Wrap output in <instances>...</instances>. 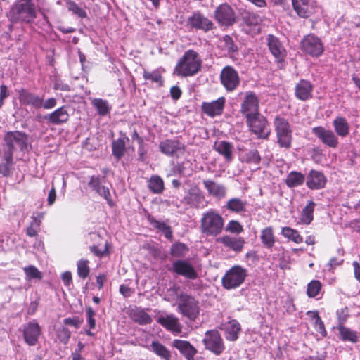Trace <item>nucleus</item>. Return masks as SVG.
Returning a JSON list of instances; mask_svg holds the SVG:
<instances>
[{
  "label": "nucleus",
  "mask_w": 360,
  "mask_h": 360,
  "mask_svg": "<svg viewBox=\"0 0 360 360\" xmlns=\"http://www.w3.org/2000/svg\"><path fill=\"white\" fill-rule=\"evenodd\" d=\"M225 105V98L220 97L212 102H203L202 103V112L210 117H215L222 114Z\"/></svg>",
  "instance_id": "412c9836"
},
{
  "label": "nucleus",
  "mask_w": 360,
  "mask_h": 360,
  "mask_svg": "<svg viewBox=\"0 0 360 360\" xmlns=\"http://www.w3.org/2000/svg\"><path fill=\"white\" fill-rule=\"evenodd\" d=\"M305 179L306 177L303 174L292 171L288 174L285 182L289 188H295L302 186Z\"/></svg>",
  "instance_id": "c9c22d12"
},
{
  "label": "nucleus",
  "mask_w": 360,
  "mask_h": 360,
  "mask_svg": "<svg viewBox=\"0 0 360 360\" xmlns=\"http://www.w3.org/2000/svg\"><path fill=\"white\" fill-rule=\"evenodd\" d=\"M240 325L236 320H231L224 325L225 335L227 340L235 341L238 338Z\"/></svg>",
  "instance_id": "473e14b6"
},
{
  "label": "nucleus",
  "mask_w": 360,
  "mask_h": 360,
  "mask_svg": "<svg viewBox=\"0 0 360 360\" xmlns=\"http://www.w3.org/2000/svg\"><path fill=\"white\" fill-rule=\"evenodd\" d=\"M296 13L300 18H306L312 15L316 11V3L314 1L303 2L292 5Z\"/></svg>",
  "instance_id": "7c9ffc66"
},
{
  "label": "nucleus",
  "mask_w": 360,
  "mask_h": 360,
  "mask_svg": "<svg viewBox=\"0 0 360 360\" xmlns=\"http://www.w3.org/2000/svg\"><path fill=\"white\" fill-rule=\"evenodd\" d=\"M91 105L96 109L100 116H105L110 113L111 107L106 100L102 98H93Z\"/></svg>",
  "instance_id": "79ce46f5"
},
{
  "label": "nucleus",
  "mask_w": 360,
  "mask_h": 360,
  "mask_svg": "<svg viewBox=\"0 0 360 360\" xmlns=\"http://www.w3.org/2000/svg\"><path fill=\"white\" fill-rule=\"evenodd\" d=\"M334 132L337 136L342 138L347 137L350 132V125L345 117L342 116L336 117L332 122Z\"/></svg>",
  "instance_id": "c85d7f7f"
},
{
  "label": "nucleus",
  "mask_w": 360,
  "mask_h": 360,
  "mask_svg": "<svg viewBox=\"0 0 360 360\" xmlns=\"http://www.w3.org/2000/svg\"><path fill=\"white\" fill-rule=\"evenodd\" d=\"M188 25L190 27L200 30L205 32L214 28V23L209 18L200 12H195L188 18Z\"/></svg>",
  "instance_id": "f3484780"
},
{
  "label": "nucleus",
  "mask_w": 360,
  "mask_h": 360,
  "mask_svg": "<svg viewBox=\"0 0 360 360\" xmlns=\"http://www.w3.org/2000/svg\"><path fill=\"white\" fill-rule=\"evenodd\" d=\"M313 86L310 82L300 80L295 86V96L301 101H307L312 97Z\"/></svg>",
  "instance_id": "cd10ccee"
},
{
  "label": "nucleus",
  "mask_w": 360,
  "mask_h": 360,
  "mask_svg": "<svg viewBox=\"0 0 360 360\" xmlns=\"http://www.w3.org/2000/svg\"><path fill=\"white\" fill-rule=\"evenodd\" d=\"M311 133L321 143L328 148H336L340 143L339 139L334 131L323 126L313 127Z\"/></svg>",
  "instance_id": "0eeeda50"
},
{
  "label": "nucleus",
  "mask_w": 360,
  "mask_h": 360,
  "mask_svg": "<svg viewBox=\"0 0 360 360\" xmlns=\"http://www.w3.org/2000/svg\"><path fill=\"white\" fill-rule=\"evenodd\" d=\"M321 283L318 280L311 281L308 285L307 288V294L309 297H315L317 296L321 290Z\"/></svg>",
  "instance_id": "3c124183"
},
{
  "label": "nucleus",
  "mask_w": 360,
  "mask_h": 360,
  "mask_svg": "<svg viewBox=\"0 0 360 360\" xmlns=\"http://www.w3.org/2000/svg\"><path fill=\"white\" fill-rule=\"evenodd\" d=\"M336 315L338 316V326H345V323L347 322V319L349 316L348 307H345L338 309L336 311Z\"/></svg>",
  "instance_id": "6e6d98bb"
},
{
  "label": "nucleus",
  "mask_w": 360,
  "mask_h": 360,
  "mask_svg": "<svg viewBox=\"0 0 360 360\" xmlns=\"http://www.w3.org/2000/svg\"><path fill=\"white\" fill-rule=\"evenodd\" d=\"M86 313L87 316V321L90 328H94L96 326V321L94 318L95 316V311L91 307H88L86 309Z\"/></svg>",
  "instance_id": "0e129e2a"
},
{
  "label": "nucleus",
  "mask_w": 360,
  "mask_h": 360,
  "mask_svg": "<svg viewBox=\"0 0 360 360\" xmlns=\"http://www.w3.org/2000/svg\"><path fill=\"white\" fill-rule=\"evenodd\" d=\"M224 226L222 217L214 210L203 214L201 219V229L207 236H217L221 233Z\"/></svg>",
  "instance_id": "7ed1b4c3"
},
{
  "label": "nucleus",
  "mask_w": 360,
  "mask_h": 360,
  "mask_svg": "<svg viewBox=\"0 0 360 360\" xmlns=\"http://www.w3.org/2000/svg\"><path fill=\"white\" fill-rule=\"evenodd\" d=\"M178 308L184 316L191 320H194L199 314L198 302L194 297L187 295L180 296Z\"/></svg>",
  "instance_id": "9d476101"
},
{
  "label": "nucleus",
  "mask_w": 360,
  "mask_h": 360,
  "mask_svg": "<svg viewBox=\"0 0 360 360\" xmlns=\"http://www.w3.org/2000/svg\"><path fill=\"white\" fill-rule=\"evenodd\" d=\"M150 346L152 351L162 359H171V352L162 344L157 341H153Z\"/></svg>",
  "instance_id": "c03bdc74"
},
{
  "label": "nucleus",
  "mask_w": 360,
  "mask_h": 360,
  "mask_svg": "<svg viewBox=\"0 0 360 360\" xmlns=\"http://www.w3.org/2000/svg\"><path fill=\"white\" fill-rule=\"evenodd\" d=\"M172 271L189 280H194L198 277V273L193 266L186 260L175 261L172 264Z\"/></svg>",
  "instance_id": "a211bd4d"
},
{
  "label": "nucleus",
  "mask_w": 360,
  "mask_h": 360,
  "mask_svg": "<svg viewBox=\"0 0 360 360\" xmlns=\"http://www.w3.org/2000/svg\"><path fill=\"white\" fill-rule=\"evenodd\" d=\"M8 16L13 23H31L37 18L36 6L32 0H18L11 7Z\"/></svg>",
  "instance_id": "f257e3e1"
},
{
  "label": "nucleus",
  "mask_w": 360,
  "mask_h": 360,
  "mask_svg": "<svg viewBox=\"0 0 360 360\" xmlns=\"http://www.w3.org/2000/svg\"><path fill=\"white\" fill-rule=\"evenodd\" d=\"M160 151L169 157H179L184 153L185 145L179 139H165L159 143Z\"/></svg>",
  "instance_id": "1a4fd4ad"
},
{
  "label": "nucleus",
  "mask_w": 360,
  "mask_h": 360,
  "mask_svg": "<svg viewBox=\"0 0 360 360\" xmlns=\"http://www.w3.org/2000/svg\"><path fill=\"white\" fill-rule=\"evenodd\" d=\"M226 248L233 250L236 252H241L245 240L242 237H233L230 236H225L219 239Z\"/></svg>",
  "instance_id": "c756f323"
},
{
  "label": "nucleus",
  "mask_w": 360,
  "mask_h": 360,
  "mask_svg": "<svg viewBox=\"0 0 360 360\" xmlns=\"http://www.w3.org/2000/svg\"><path fill=\"white\" fill-rule=\"evenodd\" d=\"M18 98L22 105H30L37 109L40 108L41 97L37 94L22 89L19 91Z\"/></svg>",
  "instance_id": "a878e982"
},
{
  "label": "nucleus",
  "mask_w": 360,
  "mask_h": 360,
  "mask_svg": "<svg viewBox=\"0 0 360 360\" xmlns=\"http://www.w3.org/2000/svg\"><path fill=\"white\" fill-rule=\"evenodd\" d=\"M222 85L228 91L235 90L240 84V78L237 71L231 66L224 67L220 74Z\"/></svg>",
  "instance_id": "ddd939ff"
},
{
  "label": "nucleus",
  "mask_w": 360,
  "mask_h": 360,
  "mask_svg": "<svg viewBox=\"0 0 360 360\" xmlns=\"http://www.w3.org/2000/svg\"><path fill=\"white\" fill-rule=\"evenodd\" d=\"M40 224H41V219H37L35 217H32V221L30 222V226L27 228V230H26L27 235L30 237L35 236L37 233V231L39 229Z\"/></svg>",
  "instance_id": "864d4df0"
},
{
  "label": "nucleus",
  "mask_w": 360,
  "mask_h": 360,
  "mask_svg": "<svg viewBox=\"0 0 360 360\" xmlns=\"http://www.w3.org/2000/svg\"><path fill=\"white\" fill-rule=\"evenodd\" d=\"M157 322L172 333H179L181 331L182 326L173 314H161L158 316Z\"/></svg>",
  "instance_id": "5701e85b"
},
{
  "label": "nucleus",
  "mask_w": 360,
  "mask_h": 360,
  "mask_svg": "<svg viewBox=\"0 0 360 360\" xmlns=\"http://www.w3.org/2000/svg\"><path fill=\"white\" fill-rule=\"evenodd\" d=\"M203 343L207 349L211 351L216 355H220L225 347L223 340L217 330H210L205 333Z\"/></svg>",
  "instance_id": "9b49d317"
},
{
  "label": "nucleus",
  "mask_w": 360,
  "mask_h": 360,
  "mask_svg": "<svg viewBox=\"0 0 360 360\" xmlns=\"http://www.w3.org/2000/svg\"><path fill=\"white\" fill-rule=\"evenodd\" d=\"M13 155L11 150H5L4 153V162L0 164V174L4 176L10 175L13 166Z\"/></svg>",
  "instance_id": "a19ab883"
},
{
  "label": "nucleus",
  "mask_w": 360,
  "mask_h": 360,
  "mask_svg": "<svg viewBox=\"0 0 360 360\" xmlns=\"http://www.w3.org/2000/svg\"><path fill=\"white\" fill-rule=\"evenodd\" d=\"M248 202L239 198H232L229 199L225 205V207L233 212L243 214L247 211Z\"/></svg>",
  "instance_id": "2f4dec72"
},
{
  "label": "nucleus",
  "mask_w": 360,
  "mask_h": 360,
  "mask_svg": "<svg viewBox=\"0 0 360 360\" xmlns=\"http://www.w3.org/2000/svg\"><path fill=\"white\" fill-rule=\"evenodd\" d=\"M143 77L145 79L151 80L156 83L162 82V77L158 71L155 70L151 72L148 71H144Z\"/></svg>",
  "instance_id": "052dcab7"
},
{
  "label": "nucleus",
  "mask_w": 360,
  "mask_h": 360,
  "mask_svg": "<svg viewBox=\"0 0 360 360\" xmlns=\"http://www.w3.org/2000/svg\"><path fill=\"white\" fill-rule=\"evenodd\" d=\"M172 346L181 353L186 360H194L197 349L187 340L175 339L172 342Z\"/></svg>",
  "instance_id": "aec40b11"
},
{
  "label": "nucleus",
  "mask_w": 360,
  "mask_h": 360,
  "mask_svg": "<svg viewBox=\"0 0 360 360\" xmlns=\"http://www.w3.org/2000/svg\"><path fill=\"white\" fill-rule=\"evenodd\" d=\"M104 178H101L96 176H92L89 182V186L92 188L96 192L103 186Z\"/></svg>",
  "instance_id": "680f3d73"
},
{
  "label": "nucleus",
  "mask_w": 360,
  "mask_h": 360,
  "mask_svg": "<svg viewBox=\"0 0 360 360\" xmlns=\"http://www.w3.org/2000/svg\"><path fill=\"white\" fill-rule=\"evenodd\" d=\"M300 49L312 57L320 56L324 51L322 41L314 34L304 36L300 42Z\"/></svg>",
  "instance_id": "423d86ee"
},
{
  "label": "nucleus",
  "mask_w": 360,
  "mask_h": 360,
  "mask_svg": "<svg viewBox=\"0 0 360 360\" xmlns=\"http://www.w3.org/2000/svg\"><path fill=\"white\" fill-rule=\"evenodd\" d=\"M23 271L26 276V280L27 281H31L32 279L40 280L42 278L41 272L33 265L24 267Z\"/></svg>",
  "instance_id": "8fccbe9b"
},
{
  "label": "nucleus",
  "mask_w": 360,
  "mask_h": 360,
  "mask_svg": "<svg viewBox=\"0 0 360 360\" xmlns=\"http://www.w3.org/2000/svg\"><path fill=\"white\" fill-rule=\"evenodd\" d=\"M69 10L72 11L74 13L78 15L79 17H84L86 15L85 11L79 8L77 4L74 2H71L69 4Z\"/></svg>",
  "instance_id": "69168bd1"
},
{
  "label": "nucleus",
  "mask_w": 360,
  "mask_h": 360,
  "mask_svg": "<svg viewBox=\"0 0 360 360\" xmlns=\"http://www.w3.org/2000/svg\"><path fill=\"white\" fill-rule=\"evenodd\" d=\"M202 183L210 195L218 200L225 198L226 188L224 184H219L211 179H205Z\"/></svg>",
  "instance_id": "b1692460"
},
{
  "label": "nucleus",
  "mask_w": 360,
  "mask_h": 360,
  "mask_svg": "<svg viewBox=\"0 0 360 360\" xmlns=\"http://www.w3.org/2000/svg\"><path fill=\"white\" fill-rule=\"evenodd\" d=\"M326 181V177L321 172L311 169L307 176L306 185L310 189L318 190L325 186Z\"/></svg>",
  "instance_id": "4be33fe9"
},
{
  "label": "nucleus",
  "mask_w": 360,
  "mask_h": 360,
  "mask_svg": "<svg viewBox=\"0 0 360 360\" xmlns=\"http://www.w3.org/2000/svg\"><path fill=\"white\" fill-rule=\"evenodd\" d=\"M268 46L270 52L275 58L278 67H281L286 56V51L279 39L274 35H269L267 38Z\"/></svg>",
  "instance_id": "6ab92c4d"
},
{
  "label": "nucleus",
  "mask_w": 360,
  "mask_h": 360,
  "mask_svg": "<svg viewBox=\"0 0 360 360\" xmlns=\"http://www.w3.org/2000/svg\"><path fill=\"white\" fill-rule=\"evenodd\" d=\"M248 276V270L240 265L233 266L221 278L222 286L226 290L240 287Z\"/></svg>",
  "instance_id": "39448f33"
},
{
  "label": "nucleus",
  "mask_w": 360,
  "mask_h": 360,
  "mask_svg": "<svg viewBox=\"0 0 360 360\" xmlns=\"http://www.w3.org/2000/svg\"><path fill=\"white\" fill-rule=\"evenodd\" d=\"M245 161L248 163L258 165L260 162L261 158L257 150H252L248 152L245 156Z\"/></svg>",
  "instance_id": "4d7b16f0"
},
{
  "label": "nucleus",
  "mask_w": 360,
  "mask_h": 360,
  "mask_svg": "<svg viewBox=\"0 0 360 360\" xmlns=\"http://www.w3.org/2000/svg\"><path fill=\"white\" fill-rule=\"evenodd\" d=\"M181 202L189 208L197 209H202L207 207L208 204L205 195L197 188L189 189L187 194L183 198Z\"/></svg>",
  "instance_id": "6e6552de"
},
{
  "label": "nucleus",
  "mask_w": 360,
  "mask_h": 360,
  "mask_svg": "<svg viewBox=\"0 0 360 360\" xmlns=\"http://www.w3.org/2000/svg\"><path fill=\"white\" fill-rule=\"evenodd\" d=\"M44 120L48 123L60 125L65 123L69 120V113L65 106H62L50 114L44 116Z\"/></svg>",
  "instance_id": "393cba45"
},
{
  "label": "nucleus",
  "mask_w": 360,
  "mask_h": 360,
  "mask_svg": "<svg viewBox=\"0 0 360 360\" xmlns=\"http://www.w3.org/2000/svg\"><path fill=\"white\" fill-rule=\"evenodd\" d=\"M315 206L316 203L313 200L307 202L301 214L300 220L302 224L308 225L313 221Z\"/></svg>",
  "instance_id": "58836bf2"
},
{
  "label": "nucleus",
  "mask_w": 360,
  "mask_h": 360,
  "mask_svg": "<svg viewBox=\"0 0 360 360\" xmlns=\"http://www.w3.org/2000/svg\"><path fill=\"white\" fill-rule=\"evenodd\" d=\"M276 143L281 148L288 149L292 146V129L288 121L281 117H276L274 121Z\"/></svg>",
  "instance_id": "20e7f679"
},
{
  "label": "nucleus",
  "mask_w": 360,
  "mask_h": 360,
  "mask_svg": "<svg viewBox=\"0 0 360 360\" xmlns=\"http://www.w3.org/2000/svg\"><path fill=\"white\" fill-rule=\"evenodd\" d=\"M96 193L103 197L108 204L109 205V206L110 207H112L114 205V202L110 197V191H109V188L106 186H105L104 185H103V186H101L97 191Z\"/></svg>",
  "instance_id": "bf43d9fd"
},
{
  "label": "nucleus",
  "mask_w": 360,
  "mask_h": 360,
  "mask_svg": "<svg viewBox=\"0 0 360 360\" xmlns=\"http://www.w3.org/2000/svg\"><path fill=\"white\" fill-rule=\"evenodd\" d=\"M247 123L250 130L259 138L266 139L269 134L267 129V121L265 117L259 113L257 115L247 117Z\"/></svg>",
  "instance_id": "f8f14e48"
},
{
  "label": "nucleus",
  "mask_w": 360,
  "mask_h": 360,
  "mask_svg": "<svg viewBox=\"0 0 360 360\" xmlns=\"http://www.w3.org/2000/svg\"><path fill=\"white\" fill-rule=\"evenodd\" d=\"M281 234L286 238L293 241L297 244L302 243L303 238L300 236L299 232L290 227L285 226L281 230Z\"/></svg>",
  "instance_id": "a18cd8bd"
},
{
  "label": "nucleus",
  "mask_w": 360,
  "mask_h": 360,
  "mask_svg": "<svg viewBox=\"0 0 360 360\" xmlns=\"http://www.w3.org/2000/svg\"><path fill=\"white\" fill-rule=\"evenodd\" d=\"M240 111L246 118L259 114V99L255 94L251 91L246 93Z\"/></svg>",
  "instance_id": "2eb2a0df"
},
{
  "label": "nucleus",
  "mask_w": 360,
  "mask_h": 360,
  "mask_svg": "<svg viewBox=\"0 0 360 360\" xmlns=\"http://www.w3.org/2000/svg\"><path fill=\"white\" fill-rule=\"evenodd\" d=\"M148 188L154 193H161L164 190L163 180L158 176H153L148 181Z\"/></svg>",
  "instance_id": "49530a36"
},
{
  "label": "nucleus",
  "mask_w": 360,
  "mask_h": 360,
  "mask_svg": "<svg viewBox=\"0 0 360 360\" xmlns=\"http://www.w3.org/2000/svg\"><path fill=\"white\" fill-rule=\"evenodd\" d=\"M217 22L222 26H230L236 22V15L228 4H222L214 11Z\"/></svg>",
  "instance_id": "4468645a"
},
{
  "label": "nucleus",
  "mask_w": 360,
  "mask_h": 360,
  "mask_svg": "<svg viewBox=\"0 0 360 360\" xmlns=\"http://www.w3.org/2000/svg\"><path fill=\"white\" fill-rule=\"evenodd\" d=\"M202 65V60L199 54L193 51H186L179 59L175 68V73L182 77L193 76L198 73Z\"/></svg>",
  "instance_id": "f03ea898"
},
{
  "label": "nucleus",
  "mask_w": 360,
  "mask_h": 360,
  "mask_svg": "<svg viewBox=\"0 0 360 360\" xmlns=\"http://www.w3.org/2000/svg\"><path fill=\"white\" fill-rule=\"evenodd\" d=\"M130 316L131 319L140 325L150 323L151 317L143 309L136 308L131 310Z\"/></svg>",
  "instance_id": "e433bc0d"
},
{
  "label": "nucleus",
  "mask_w": 360,
  "mask_h": 360,
  "mask_svg": "<svg viewBox=\"0 0 360 360\" xmlns=\"http://www.w3.org/2000/svg\"><path fill=\"white\" fill-rule=\"evenodd\" d=\"M221 48L227 51L230 57H234L235 54L238 53V46L234 43L233 39L229 36L225 35L221 40Z\"/></svg>",
  "instance_id": "37998d69"
},
{
  "label": "nucleus",
  "mask_w": 360,
  "mask_h": 360,
  "mask_svg": "<svg viewBox=\"0 0 360 360\" xmlns=\"http://www.w3.org/2000/svg\"><path fill=\"white\" fill-rule=\"evenodd\" d=\"M337 328L340 334V338L342 341H349L356 343L359 340V336L356 331L345 327V326H338Z\"/></svg>",
  "instance_id": "4c0bfd02"
},
{
  "label": "nucleus",
  "mask_w": 360,
  "mask_h": 360,
  "mask_svg": "<svg viewBox=\"0 0 360 360\" xmlns=\"http://www.w3.org/2000/svg\"><path fill=\"white\" fill-rule=\"evenodd\" d=\"M120 292L124 297H129L134 293V290L126 285H120Z\"/></svg>",
  "instance_id": "774afa93"
},
{
  "label": "nucleus",
  "mask_w": 360,
  "mask_h": 360,
  "mask_svg": "<svg viewBox=\"0 0 360 360\" xmlns=\"http://www.w3.org/2000/svg\"><path fill=\"white\" fill-rule=\"evenodd\" d=\"M125 140L129 141V139L122 134L121 137L112 141V154L117 160L120 159L124 154L126 150Z\"/></svg>",
  "instance_id": "f704fd0d"
},
{
  "label": "nucleus",
  "mask_w": 360,
  "mask_h": 360,
  "mask_svg": "<svg viewBox=\"0 0 360 360\" xmlns=\"http://www.w3.org/2000/svg\"><path fill=\"white\" fill-rule=\"evenodd\" d=\"M188 252V248L182 243H175L171 247L170 254L174 257H184Z\"/></svg>",
  "instance_id": "09e8293b"
},
{
  "label": "nucleus",
  "mask_w": 360,
  "mask_h": 360,
  "mask_svg": "<svg viewBox=\"0 0 360 360\" xmlns=\"http://www.w3.org/2000/svg\"><path fill=\"white\" fill-rule=\"evenodd\" d=\"M260 238L265 248L268 249L271 248L276 242L272 227L268 226L262 229L261 231Z\"/></svg>",
  "instance_id": "ea45409f"
},
{
  "label": "nucleus",
  "mask_w": 360,
  "mask_h": 360,
  "mask_svg": "<svg viewBox=\"0 0 360 360\" xmlns=\"http://www.w3.org/2000/svg\"><path fill=\"white\" fill-rule=\"evenodd\" d=\"M342 262V259H339L336 257L331 258L328 264V270H332L336 268L338 266L341 265Z\"/></svg>",
  "instance_id": "338daca9"
},
{
  "label": "nucleus",
  "mask_w": 360,
  "mask_h": 360,
  "mask_svg": "<svg viewBox=\"0 0 360 360\" xmlns=\"http://www.w3.org/2000/svg\"><path fill=\"white\" fill-rule=\"evenodd\" d=\"M226 231L232 233H240L243 231V228L238 221L231 220L226 225Z\"/></svg>",
  "instance_id": "13d9d810"
},
{
  "label": "nucleus",
  "mask_w": 360,
  "mask_h": 360,
  "mask_svg": "<svg viewBox=\"0 0 360 360\" xmlns=\"http://www.w3.org/2000/svg\"><path fill=\"white\" fill-rule=\"evenodd\" d=\"M307 314L314 319V326L316 330L323 337H325L327 332L325 329L323 322L321 321L317 311H308Z\"/></svg>",
  "instance_id": "de8ad7c7"
},
{
  "label": "nucleus",
  "mask_w": 360,
  "mask_h": 360,
  "mask_svg": "<svg viewBox=\"0 0 360 360\" xmlns=\"http://www.w3.org/2000/svg\"><path fill=\"white\" fill-rule=\"evenodd\" d=\"M56 104L57 100L55 98H49L45 101L41 98L40 108H42L45 110H50L56 107Z\"/></svg>",
  "instance_id": "e2e57ef3"
},
{
  "label": "nucleus",
  "mask_w": 360,
  "mask_h": 360,
  "mask_svg": "<svg viewBox=\"0 0 360 360\" xmlns=\"http://www.w3.org/2000/svg\"><path fill=\"white\" fill-rule=\"evenodd\" d=\"M8 149L12 153L15 150H23L27 147V136L20 131L9 132L5 138Z\"/></svg>",
  "instance_id": "dca6fc26"
},
{
  "label": "nucleus",
  "mask_w": 360,
  "mask_h": 360,
  "mask_svg": "<svg viewBox=\"0 0 360 360\" xmlns=\"http://www.w3.org/2000/svg\"><path fill=\"white\" fill-rule=\"evenodd\" d=\"M77 274L78 276L84 279L89 274V261L84 259H80L77 262Z\"/></svg>",
  "instance_id": "603ef678"
},
{
  "label": "nucleus",
  "mask_w": 360,
  "mask_h": 360,
  "mask_svg": "<svg viewBox=\"0 0 360 360\" xmlns=\"http://www.w3.org/2000/svg\"><path fill=\"white\" fill-rule=\"evenodd\" d=\"M41 333L40 326L37 323H29L24 329V338L29 345H35Z\"/></svg>",
  "instance_id": "bb28decb"
},
{
  "label": "nucleus",
  "mask_w": 360,
  "mask_h": 360,
  "mask_svg": "<svg viewBox=\"0 0 360 360\" xmlns=\"http://www.w3.org/2000/svg\"><path fill=\"white\" fill-rule=\"evenodd\" d=\"M245 20L247 25L253 27L254 31H259V23L261 21V18L259 15L250 13L245 18Z\"/></svg>",
  "instance_id": "5fc2aeb1"
},
{
  "label": "nucleus",
  "mask_w": 360,
  "mask_h": 360,
  "mask_svg": "<svg viewBox=\"0 0 360 360\" xmlns=\"http://www.w3.org/2000/svg\"><path fill=\"white\" fill-rule=\"evenodd\" d=\"M214 148L219 153L222 155L226 160L231 161L232 160L233 148L232 143L225 141H220L215 142Z\"/></svg>",
  "instance_id": "72a5a7b5"
}]
</instances>
